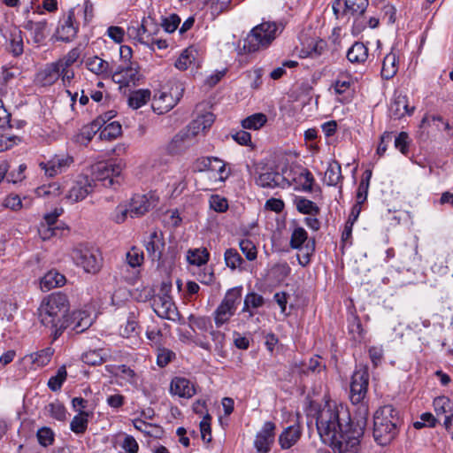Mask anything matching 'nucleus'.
<instances>
[{
    "mask_svg": "<svg viewBox=\"0 0 453 453\" xmlns=\"http://www.w3.org/2000/svg\"><path fill=\"white\" fill-rule=\"evenodd\" d=\"M70 309L67 296L55 292L43 298L38 309L41 323L51 329L56 340L65 329L68 328V312Z\"/></svg>",
    "mask_w": 453,
    "mask_h": 453,
    "instance_id": "f257e3e1",
    "label": "nucleus"
},
{
    "mask_svg": "<svg viewBox=\"0 0 453 453\" xmlns=\"http://www.w3.org/2000/svg\"><path fill=\"white\" fill-rule=\"evenodd\" d=\"M354 421L349 410L335 403H326L320 408L316 416V426L319 437L326 443H332L335 434Z\"/></svg>",
    "mask_w": 453,
    "mask_h": 453,
    "instance_id": "f03ea898",
    "label": "nucleus"
},
{
    "mask_svg": "<svg viewBox=\"0 0 453 453\" xmlns=\"http://www.w3.org/2000/svg\"><path fill=\"white\" fill-rule=\"evenodd\" d=\"M368 408L361 404L357 408V417L348 427H344L335 435L330 446L334 453H357L360 449V439L367 424Z\"/></svg>",
    "mask_w": 453,
    "mask_h": 453,
    "instance_id": "7ed1b4c3",
    "label": "nucleus"
},
{
    "mask_svg": "<svg viewBox=\"0 0 453 453\" xmlns=\"http://www.w3.org/2000/svg\"><path fill=\"white\" fill-rule=\"evenodd\" d=\"M400 418L398 411L392 405H385L376 411L373 416V438L375 441L386 446L398 434Z\"/></svg>",
    "mask_w": 453,
    "mask_h": 453,
    "instance_id": "20e7f679",
    "label": "nucleus"
},
{
    "mask_svg": "<svg viewBox=\"0 0 453 453\" xmlns=\"http://www.w3.org/2000/svg\"><path fill=\"white\" fill-rule=\"evenodd\" d=\"M279 26L275 22H262L248 34L243 41L242 50L252 53L267 48L277 37Z\"/></svg>",
    "mask_w": 453,
    "mask_h": 453,
    "instance_id": "39448f33",
    "label": "nucleus"
},
{
    "mask_svg": "<svg viewBox=\"0 0 453 453\" xmlns=\"http://www.w3.org/2000/svg\"><path fill=\"white\" fill-rule=\"evenodd\" d=\"M183 84L178 81H171L164 90L157 91L152 100V109L157 114L172 110L183 96Z\"/></svg>",
    "mask_w": 453,
    "mask_h": 453,
    "instance_id": "423d86ee",
    "label": "nucleus"
},
{
    "mask_svg": "<svg viewBox=\"0 0 453 453\" xmlns=\"http://www.w3.org/2000/svg\"><path fill=\"white\" fill-rule=\"evenodd\" d=\"M242 287H234L228 289L221 303L213 312V319L217 327L229 322L230 319L234 315L238 305L242 301Z\"/></svg>",
    "mask_w": 453,
    "mask_h": 453,
    "instance_id": "0eeeda50",
    "label": "nucleus"
},
{
    "mask_svg": "<svg viewBox=\"0 0 453 453\" xmlns=\"http://www.w3.org/2000/svg\"><path fill=\"white\" fill-rule=\"evenodd\" d=\"M122 169L121 162H99L92 165L90 180H93L94 186H96V181H100L104 187L115 188L116 184H119V177Z\"/></svg>",
    "mask_w": 453,
    "mask_h": 453,
    "instance_id": "6e6552de",
    "label": "nucleus"
},
{
    "mask_svg": "<svg viewBox=\"0 0 453 453\" xmlns=\"http://www.w3.org/2000/svg\"><path fill=\"white\" fill-rule=\"evenodd\" d=\"M71 257L88 273H96L102 266V257L96 250L78 246L72 250Z\"/></svg>",
    "mask_w": 453,
    "mask_h": 453,
    "instance_id": "1a4fd4ad",
    "label": "nucleus"
},
{
    "mask_svg": "<svg viewBox=\"0 0 453 453\" xmlns=\"http://www.w3.org/2000/svg\"><path fill=\"white\" fill-rule=\"evenodd\" d=\"M172 285L163 282L160 292L152 299V308L156 314L166 319H174L173 316L178 315L177 308L169 295Z\"/></svg>",
    "mask_w": 453,
    "mask_h": 453,
    "instance_id": "9d476101",
    "label": "nucleus"
},
{
    "mask_svg": "<svg viewBox=\"0 0 453 453\" xmlns=\"http://www.w3.org/2000/svg\"><path fill=\"white\" fill-rule=\"evenodd\" d=\"M255 182L257 186L265 188H285L291 185L287 177L273 168L263 167L257 172L255 177Z\"/></svg>",
    "mask_w": 453,
    "mask_h": 453,
    "instance_id": "9b49d317",
    "label": "nucleus"
},
{
    "mask_svg": "<svg viewBox=\"0 0 453 453\" xmlns=\"http://www.w3.org/2000/svg\"><path fill=\"white\" fill-rule=\"evenodd\" d=\"M369 373L366 367L357 370L352 375L350 383V401L353 404L361 403L367 393Z\"/></svg>",
    "mask_w": 453,
    "mask_h": 453,
    "instance_id": "f8f14e48",
    "label": "nucleus"
},
{
    "mask_svg": "<svg viewBox=\"0 0 453 453\" xmlns=\"http://www.w3.org/2000/svg\"><path fill=\"white\" fill-rule=\"evenodd\" d=\"M61 212L62 210L55 209L54 211L47 213L44 216L43 221L40 223L38 227L39 235L43 241L61 234L64 228L57 225L58 218L60 216Z\"/></svg>",
    "mask_w": 453,
    "mask_h": 453,
    "instance_id": "ddd939ff",
    "label": "nucleus"
},
{
    "mask_svg": "<svg viewBox=\"0 0 453 453\" xmlns=\"http://www.w3.org/2000/svg\"><path fill=\"white\" fill-rule=\"evenodd\" d=\"M139 65L137 63L120 65L113 73L112 79L122 86L135 85L140 80Z\"/></svg>",
    "mask_w": 453,
    "mask_h": 453,
    "instance_id": "4468645a",
    "label": "nucleus"
},
{
    "mask_svg": "<svg viewBox=\"0 0 453 453\" xmlns=\"http://www.w3.org/2000/svg\"><path fill=\"white\" fill-rule=\"evenodd\" d=\"M94 187L93 180H90L88 175H80L73 181L66 196V199L71 203L81 201L93 191Z\"/></svg>",
    "mask_w": 453,
    "mask_h": 453,
    "instance_id": "2eb2a0df",
    "label": "nucleus"
},
{
    "mask_svg": "<svg viewBox=\"0 0 453 453\" xmlns=\"http://www.w3.org/2000/svg\"><path fill=\"white\" fill-rule=\"evenodd\" d=\"M308 235L307 232L303 227H296L290 238V247L295 250H300L303 251L302 257L303 258V262L300 261L301 264H307L310 261V256L314 251L315 242L311 241L307 242V244L303 247V243L307 241Z\"/></svg>",
    "mask_w": 453,
    "mask_h": 453,
    "instance_id": "dca6fc26",
    "label": "nucleus"
},
{
    "mask_svg": "<svg viewBox=\"0 0 453 453\" xmlns=\"http://www.w3.org/2000/svg\"><path fill=\"white\" fill-rule=\"evenodd\" d=\"M276 426L271 421H266L262 429L257 434L254 446L258 453H268L274 442Z\"/></svg>",
    "mask_w": 453,
    "mask_h": 453,
    "instance_id": "f3484780",
    "label": "nucleus"
},
{
    "mask_svg": "<svg viewBox=\"0 0 453 453\" xmlns=\"http://www.w3.org/2000/svg\"><path fill=\"white\" fill-rule=\"evenodd\" d=\"M73 162V157L66 155H56L47 162H41L40 167L49 177H54L65 172Z\"/></svg>",
    "mask_w": 453,
    "mask_h": 453,
    "instance_id": "a211bd4d",
    "label": "nucleus"
},
{
    "mask_svg": "<svg viewBox=\"0 0 453 453\" xmlns=\"http://www.w3.org/2000/svg\"><path fill=\"white\" fill-rule=\"evenodd\" d=\"M54 354L51 347H47L39 351L26 355L22 358V363L28 366L29 369H36L47 365Z\"/></svg>",
    "mask_w": 453,
    "mask_h": 453,
    "instance_id": "6ab92c4d",
    "label": "nucleus"
},
{
    "mask_svg": "<svg viewBox=\"0 0 453 453\" xmlns=\"http://www.w3.org/2000/svg\"><path fill=\"white\" fill-rule=\"evenodd\" d=\"M78 30L79 26L75 24L74 12L71 10L57 30L58 39L62 42H69L76 37Z\"/></svg>",
    "mask_w": 453,
    "mask_h": 453,
    "instance_id": "aec40b11",
    "label": "nucleus"
},
{
    "mask_svg": "<svg viewBox=\"0 0 453 453\" xmlns=\"http://www.w3.org/2000/svg\"><path fill=\"white\" fill-rule=\"evenodd\" d=\"M145 248L149 257L153 261H159L165 248L163 234L158 231H153L148 240L145 241Z\"/></svg>",
    "mask_w": 453,
    "mask_h": 453,
    "instance_id": "412c9836",
    "label": "nucleus"
},
{
    "mask_svg": "<svg viewBox=\"0 0 453 453\" xmlns=\"http://www.w3.org/2000/svg\"><path fill=\"white\" fill-rule=\"evenodd\" d=\"M214 121V115L211 112H206L195 119L184 130L189 133V138L192 139L200 133H203L209 129Z\"/></svg>",
    "mask_w": 453,
    "mask_h": 453,
    "instance_id": "4be33fe9",
    "label": "nucleus"
},
{
    "mask_svg": "<svg viewBox=\"0 0 453 453\" xmlns=\"http://www.w3.org/2000/svg\"><path fill=\"white\" fill-rule=\"evenodd\" d=\"M414 110V107L409 106L406 96L398 95L395 96L390 103L389 114L391 118L400 119L406 115H411Z\"/></svg>",
    "mask_w": 453,
    "mask_h": 453,
    "instance_id": "5701e85b",
    "label": "nucleus"
},
{
    "mask_svg": "<svg viewBox=\"0 0 453 453\" xmlns=\"http://www.w3.org/2000/svg\"><path fill=\"white\" fill-rule=\"evenodd\" d=\"M68 327H71L76 333L84 332L93 323L89 313L86 311H76L72 312V314L68 313Z\"/></svg>",
    "mask_w": 453,
    "mask_h": 453,
    "instance_id": "b1692460",
    "label": "nucleus"
},
{
    "mask_svg": "<svg viewBox=\"0 0 453 453\" xmlns=\"http://www.w3.org/2000/svg\"><path fill=\"white\" fill-rule=\"evenodd\" d=\"M170 391L173 395L183 398H191L196 394L195 386L186 378H174L170 386Z\"/></svg>",
    "mask_w": 453,
    "mask_h": 453,
    "instance_id": "393cba45",
    "label": "nucleus"
},
{
    "mask_svg": "<svg viewBox=\"0 0 453 453\" xmlns=\"http://www.w3.org/2000/svg\"><path fill=\"white\" fill-rule=\"evenodd\" d=\"M131 218H139L149 211L150 203L145 195H134L128 204Z\"/></svg>",
    "mask_w": 453,
    "mask_h": 453,
    "instance_id": "a878e982",
    "label": "nucleus"
},
{
    "mask_svg": "<svg viewBox=\"0 0 453 453\" xmlns=\"http://www.w3.org/2000/svg\"><path fill=\"white\" fill-rule=\"evenodd\" d=\"M398 57L393 51L387 54L382 62L381 77L384 80L392 79L398 71Z\"/></svg>",
    "mask_w": 453,
    "mask_h": 453,
    "instance_id": "bb28decb",
    "label": "nucleus"
},
{
    "mask_svg": "<svg viewBox=\"0 0 453 453\" xmlns=\"http://www.w3.org/2000/svg\"><path fill=\"white\" fill-rule=\"evenodd\" d=\"M301 431L298 426H290L280 434L279 443L282 449H289L300 439Z\"/></svg>",
    "mask_w": 453,
    "mask_h": 453,
    "instance_id": "cd10ccee",
    "label": "nucleus"
},
{
    "mask_svg": "<svg viewBox=\"0 0 453 453\" xmlns=\"http://www.w3.org/2000/svg\"><path fill=\"white\" fill-rule=\"evenodd\" d=\"M25 28L31 32L32 38L35 43H42L47 37V22L42 21H27Z\"/></svg>",
    "mask_w": 453,
    "mask_h": 453,
    "instance_id": "c85d7f7f",
    "label": "nucleus"
},
{
    "mask_svg": "<svg viewBox=\"0 0 453 453\" xmlns=\"http://www.w3.org/2000/svg\"><path fill=\"white\" fill-rule=\"evenodd\" d=\"M60 78L57 67L53 63L46 65V66L41 70L37 75L36 80L42 86H50L54 84Z\"/></svg>",
    "mask_w": 453,
    "mask_h": 453,
    "instance_id": "c756f323",
    "label": "nucleus"
},
{
    "mask_svg": "<svg viewBox=\"0 0 453 453\" xmlns=\"http://www.w3.org/2000/svg\"><path fill=\"white\" fill-rule=\"evenodd\" d=\"M65 283V277L56 271L48 272L41 280V288L50 290L51 288L61 287Z\"/></svg>",
    "mask_w": 453,
    "mask_h": 453,
    "instance_id": "7c9ffc66",
    "label": "nucleus"
},
{
    "mask_svg": "<svg viewBox=\"0 0 453 453\" xmlns=\"http://www.w3.org/2000/svg\"><path fill=\"white\" fill-rule=\"evenodd\" d=\"M189 140H191L189 138V133L186 132L184 129L180 130L168 143L167 151L170 154H178L181 152L186 148V143Z\"/></svg>",
    "mask_w": 453,
    "mask_h": 453,
    "instance_id": "2f4dec72",
    "label": "nucleus"
},
{
    "mask_svg": "<svg viewBox=\"0 0 453 453\" xmlns=\"http://www.w3.org/2000/svg\"><path fill=\"white\" fill-rule=\"evenodd\" d=\"M368 58V49L363 42H355L347 52V58L351 63H363Z\"/></svg>",
    "mask_w": 453,
    "mask_h": 453,
    "instance_id": "473e14b6",
    "label": "nucleus"
},
{
    "mask_svg": "<svg viewBox=\"0 0 453 453\" xmlns=\"http://www.w3.org/2000/svg\"><path fill=\"white\" fill-rule=\"evenodd\" d=\"M109 354L105 349H91L82 355V361L90 365H99L107 361Z\"/></svg>",
    "mask_w": 453,
    "mask_h": 453,
    "instance_id": "72a5a7b5",
    "label": "nucleus"
},
{
    "mask_svg": "<svg viewBox=\"0 0 453 453\" xmlns=\"http://www.w3.org/2000/svg\"><path fill=\"white\" fill-rule=\"evenodd\" d=\"M342 179V175L341 165L337 161L331 162L325 173L324 180L328 186H336Z\"/></svg>",
    "mask_w": 453,
    "mask_h": 453,
    "instance_id": "f704fd0d",
    "label": "nucleus"
},
{
    "mask_svg": "<svg viewBox=\"0 0 453 453\" xmlns=\"http://www.w3.org/2000/svg\"><path fill=\"white\" fill-rule=\"evenodd\" d=\"M295 204L297 211L303 214L317 216L320 212L319 207L315 203L305 197H296L295 199Z\"/></svg>",
    "mask_w": 453,
    "mask_h": 453,
    "instance_id": "c9c22d12",
    "label": "nucleus"
},
{
    "mask_svg": "<svg viewBox=\"0 0 453 453\" xmlns=\"http://www.w3.org/2000/svg\"><path fill=\"white\" fill-rule=\"evenodd\" d=\"M86 66L93 73L100 75L108 73L109 63L97 56H94L86 60Z\"/></svg>",
    "mask_w": 453,
    "mask_h": 453,
    "instance_id": "e433bc0d",
    "label": "nucleus"
},
{
    "mask_svg": "<svg viewBox=\"0 0 453 453\" xmlns=\"http://www.w3.org/2000/svg\"><path fill=\"white\" fill-rule=\"evenodd\" d=\"M196 50L192 48L185 49L175 61V67L180 71H184L188 69V67L194 62L196 59Z\"/></svg>",
    "mask_w": 453,
    "mask_h": 453,
    "instance_id": "4c0bfd02",
    "label": "nucleus"
},
{
    "mask_svg": "<svg viewBox=\"0 0 453 453\" xmlns=\"http://www.w3.org/2000/svg\"><path fill=\"white\" fill-rule=\"evenodd\" d=\"M150 97V91L148 89H139L130 94L128 97V105L133 109H138L144 105Z\"/></svg>",
    "mask_w": 453,
    "mask_h": 453,
    "instance_id": "58836bf2",
    "label": "nucleus"
},
{
    "mask_svg": "<svg viewBox=\"0 0 453 453\" xmlns=\"http://www.w3.org/2000/svg\"><path fill=\"white\" fill-rule=\"evenodd\" d=\"M267 121L264 113H255L242 120V127L244 129L258 130Z\"/></svg>",
    "mask_w": 453,
    "mask_h": 453,
    "instance_id": "ea45409f",
    "label": "nucleus"
},
{
    "mask_svg": "<svg viewBox=\"0 0 453 453\" xmlns=\"http://www.w3.org/2000/svg\"><path fill=\"white\" fill-rule=\"evenodd\" d=\"M225 262L227 267L231 270L240 269L242 270L244 260L234 249H227L224 254Z\"/></svg>",
    "mask_w": 453,
    "mask_h": 453,
    "instance_id": "a19ab883",
    "label": "nucleus"
},
{
    "mask_svg": "<svg viewBox=\"0 0 453 453\" xmlns=\"http://www.w3.org/2000/svg\"><path fill=\"white\" fill-rule=\"evenodd\" d=\"M88 413L86 411H81L78 415L74 416L70 423L71 430L77 434H84L88 427Z\"/></svg>",
    "mask_w": 453,
    "mask_h": 453,
    "instance_id": "79ce46f5",
    "label": "nucleus"
},
{
    "mask_svg": "<svg viewBox=\"0 0 453 453\" xmlns=\"http://www.w3.org/2000/svg\"><path fill=\"white\" fill-rule=\"evenodd\" d=\"M434 409L436 415H449L453 412V403L447 396H438L434 400Z\"/></svg>",
    "mask_w": 453,
    "mask_h": 453,
    "instance_id": "37998d69",
    "label": "nucleus"
},
{
    "mask_svg": "<svg viewBox=\"0 0 453 453\" xmlns=\"http://www.w3.org/2000/svg\"><path fill=\"white\" fill-rule=\"evenodd\" d=\"M209 256L206 249H195L188 250L187 259L191 265H202L207 263Z\"/></svg>",
    "mask_w": 453,
    "mask_h": 453,
    "instance_id": "c03bdc74",
    "label": "nucleus"
},
{
    "mask_svg": "<svg viewBox=\"0 0 453 453\" xmlns=\"http://www.w3.org/2000/svg\"><path fill=\"white\" fill-rule=\"evenodd\" d=\"M265 299L262 296L250 292L246 295L243 301V307L242 309V312L245 313L246 311H250V309H257L264 305Z\"/></svg>",
    "mask_w": 453,
    "mask_h": 453,
    "instance_id": "a18cd8bd",
    "label": "nucleus"
},
{
    "mask_svg": "<svg viewBox=\"0 0 453 453\" xmlns=\"http://www.w3.org/2000/svg\"><path fill=\"white\" fill-rule=\"evenodd\" d=\"M8 50L14 56H20L24 51L23 38L21 31L11 34Z\"/></svg>",
    "mask_w": 453,
    "mask_h": 453,
    "instance_id": "49530a36",
    "label": "nucleus"
},
{
    "mask_svg": "<svg viewBox=\"0 0 453 453\" xmlns=\"http://www.w3.org/2000/svg\"><path fill=\"white\" fill-rule=\"evenodd\" d=\"M345 12L352 15H362L368 6V0H344Z\"/></svg>",
    "mask_w": 453,
    "mask_h": 453,
    "instance_id": "de8ad7c7",
    "label": "nucleus"
},
{
    "mask_svg": "<svg viewBox=\"0 0 453 453\" xmlns=\"http://www.w3.org/2000/svg\"><path fill=\"white\" fill-rule=\"evenodd\" d=\"M106 123V120L103 117H99L90 123V125L83 127L81 132L82 138H85L87 142H89L94 135L101 130L103 125Z\"/></svg>",
    "mask_w": 453,
    "mask_h": 453,
    "instance_id": "09e8293b",
    "label": "nucleus"
},
{
    "mask_svg": "<svg viewBox=\"0 0 453 453\" xmlns=\"http://www.w3.org/2000/svg\"><path fill=\"white\" fill-rule=\"evenodd\" d=\"M325 367L326 365L322 362V358L319 356H315L310 358L307 364L302 365L301 372L304 374L315 373L321 372Z\"/></svg>",
    "mask_w": 453,
    "mask_h": 453,
    "instance_id": "8fccbe9b",
    "label": "nucleus"
},
{
    "mask_svg": "<svg viewBox=\"0 0 453 453\" xmlns=\"http://www.w3.org/2000/svg\"><path fill=\"white\" fill-rule=\"evenodd\" d=\"M67 372L65 365L58 369L57 374L50 378L48 387L52 391H58L61 388L63 383L66 380Z\"/></svg>",
    "mask_w": 453,
    "mask_h": 453,
    "instance_id": "3c124183",
    "label": "nucleus"
},
{
    "mask_svg": "<svg viewBox=\"0 0 453 453\" xmlns=\"http://www.w3.org/2000/svg\"><path fill=\"white\" fill-rule=\"evenodd\" d=\"M121 125L119 122L109 123L100 131V139H115L121 134Z\"/></svg>",
    "mask_w": 453,
    "mask_h": 453,
    "instance_id": "603ef678",
    "label": "nucleus"
},
{
    "mask_svg": "<svg viewBox=\"0 0 453 453\" xmlns=\"http://www.w3.org/2000/svg\"><path fill=\"white\" fill-rule=\"evenodd\" d=\"M138 323L134 317H129L125 324L120 327V334L125 338H136L138 336L137 332Z\"/></svg>",
    "mask_w": 453,
    "mask_h": 453,
    "instance_id": "864d4df0",
    "label": "nucleus"
},
{
    "mask_svg": "<svg viewBox=\"0 0 453 453\" xmlns=\"http://www.w3.org/2000/svg\"><path fill=\"white\" fill-rule=\"evenodd\" d=\"M36 193L38 196L47 197L52 196L56 197L61 194L60 185L57 182L50 183L48 185H43L36 189Z\"/></svg>",
    "mask_w": 453,
    "mask_h": 453,
    "instance_id": "5fc2aeb1",
    "label": "nucleus"
},
{
    "mask_svg": "<svg viewBox=\"0 0 453 453\" xmlns=\"http://www.w3.org/2000/svg\"><path fill=\"white\" fill-rule=\"evenodd\" d=\"M127 263L133 268L141 266L143 262V252L136 247H133L126 255Z\"/></svg>",
    "mask_w": 453,
    "mask_h": 453,
    "instance_id": "6e6d98bb",
    "label": "nucleus"
},
{
    "mask_svg": "<svg viewBox=\"0 0 453 453\" xmlns=\"http://www.w3.org/2000/svg\"><path fill=\"white\" fill-rule=\"evenodd\" d=\"M210 208L216 212H225L228 209V202L227 200L219 196V195H212L209 199Z\"/></svg>",
    "mask_w": 453,
    "mask_h": 453,
    "instance_id": "4d7b16f0",
    "label": "nucleus"
},
{
    "mask_svg": "<svg viewBox=\"0 0 453 453\" xmlns=\"http://www.w3.org/2000/svg\"><path fill=\"white\" fill-rule=\"evenodd\" d=\"M242 252L245 255L246 258L253 261L257 258V248L255 244L249 239H242L239 242Z\"/></svg>",
    "mask_w": 453,
    "mask_h": 453,
    "instance_id": "13d9d810",
    "label": "nucleus"
},
{
    "mask_svg": "<svg viewBox=\"0 0 453 453\" xmlns=\"http://www.w3.org/2000/svg\"><path fill=\"white\" fill-rule=\"evenodd\" d=\"M47 409L50 416L57 420L64 421L66 418V410L61 403H51L48 405Z\"/></svg>",
    "mask_w": 453,
    "mask_h": 453,
    "instance_id": "bf43d9fd",
    "label": "nucleus"
},
{
    "mask_svg": "<svg viewBox=\"0 0 453 453\" xmlns=\"http://www.w3.org/2000/svg\"><path fill=\"white\" fill-rule=\"evenodd\" d=\"M38 442L42 447H48L53 443L54 433L49 427H42L37 431L36 434Z\"/></svg>",
    "mask_w": 453,
    "mask_h": 453,
    "instance_id": "052dcab7",
    "label": "nucleus"
},
{
    "mask_svg": "<svg viewBox=\"0 0 453 453\" xmlns=\"http://www.w3.org/2000/svg\"><path fill=\"white\" fill-rule=\"evenodd\" d=\"M128 217L131 218V211H129L128 205L126 204H119L116 207L113 215L112 219L118 223L121 224L123 223Z\"/></svg>",
    "mask_w": 453,
    "mask_h": 453,
    "instance_id": "680f3d73",
    "label": "nucleus"
},
{
    "mask_svg": "<svg viewBox=\"0 0 453 453\" xmlns=\"http://www.w3.org/2000/svg\"><path fill=\"white\" fill-rule=\"evenodd\" d=\"M180 23V19L177 14H171L169 17L162 19V27L167 33L174 32Z\"/></svg>",
    "mask_w": 453,
    "mask_h": 453,
    "instance_id": "e2e57ef3",
    "label": "nucleus"
},
{
    "mask_svg": "<svg viewBox=\"0 0 453 453\" xmlns=\"http://www.w3.org/2000/svg\"><path fill=\"white\" fill-rule=\"evenodd\" d=\"M353 84L352 79L349 76H342L338 78L334 82V91L336 94H343Z\"/></svg>",
    "mask_w": 453,
    "mask_h": 453,
    "instance_id": "0e129e2a",
    "label": "nucleus"
},
{
    "mask_svg": "<svg viewBox=\"0 0 453 453\" xmlns=\"http://www.w3.org/2000/svg\"><path fill=\"white\" fill-rule=\"evenodd\" d=\"M173 357H174V353L172 350L160 348L157 350V363L160 367H164L169 364Z\"/></svg>",
    "mask_w": 453,
    "mask_h": 453,
    "instance_id": "69168bd1",
    "label": "nucleus"
},
{
    "mask_svg": "<svg viewBox=\"0 0 453 453\" xmlns=\"http://www.w3.org/2000/svg\"><path fill=\"white\" fill-rule=\"evenodd\" d=\"M368 353L372 365L378 366L383 359L384 350L382 346H372L369 348Z\"/></svg>",
    "mask_w": 453,
    "mask_h": 453,
    "instance_id": "338daca9",
    "label": "nucleus"
},
{
    "mask_svg": "<svg viewBox=\"0 0 453 453\" xmlns=\"http://www.w3.org/2000/svg\"><path fill=\"white\" fill-rule=\"evenodd\" d=\"M121 447L125 450V453H137L139 449L137 441L131 435L125 436Z\"/></svg>",
    "mask_w": 453,
    "mask_h": 453,
    "instance_id": "774afa93",
    "label": "nucleus"
}]
</instances>
